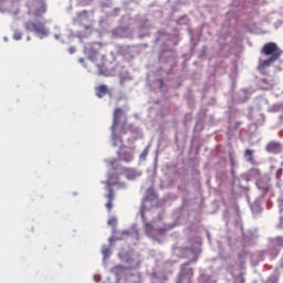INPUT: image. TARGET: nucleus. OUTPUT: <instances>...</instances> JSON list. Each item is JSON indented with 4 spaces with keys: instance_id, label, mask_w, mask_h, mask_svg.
Returning a JSON list of instances; mask_svg holds the SVG:
<instances>
[{
    "instance_id": "1",
    "label": "nucleus",
    "mask_w": 283,
    "mask_h": 283,
    "mask_svg": "<svg viewBox=\"0 0 283 283\" xmlns=\"http://www.w3.org/2000/svg\"><path fill=\"white\" fill-rule=\"evenodd\" d=\"M103 46L98 43H92L85 46V53L88 56V60L94 63L99 72V74H105L103 69L105 67V63H107V59L105 54L101 53Z\"/></svg>"
},
{
    "instance_id": "2",
    "label": "nucleus",
    "mask_w": 283,
    "mask_h": 283,
    "mask_svg": "<svg viewBox=\"0 0 283 283\" xmlns=\"http://www.w3.org/2000/svg\"><path fill=\"white\" fill-rule=\"evenodd\" d=\"M261 54H264V56H270L266 60H263L259 67L264 70V67H271L275 61H280V56H282L283 51L282 49L277 48V44L274 42H269L263 45L261 49Z\"/></svg>"
},
{
    "instance_id": "3",
    "label": "nucleus",
    "mask_w": 283,
    "mask_h": 283,
    "mask_svg": "<svg viewBox=\"0 0 283 283\" xmlns=\"http://www.w3.org/2000/svg\"><path fill=\"white\" fill-rule=\"evenodd\" d=\"M24 28L29 32H35V34H38V36L41 39H45V36L49 34L48 29L45 28V23L41 21H28L24 23Z\"/></svg>"
},
{
    "instance_id": "4",
    "label": "nucleus",
    "mask_w": 283,
    "mask_h": 283,
    "mask_svg": "<svg viewBox=\"0 0 283 283\" xmlns=\"http://www.w3.org/2000/svg\"><path fill=\"white\" fill-rule=\"evenodd\" d=\"M34 11L32 9L29 11V14H33L35 19H40V17H43L45 12H48V8L45 6V1L43 0H35L33 3Z\"/></svg>"
},
{
    "instance_id": "5",
    "label": "nucleus",
    "mask_w": 283,
    "mask_h": 283,
    "mask_svg": "<svg viewBox=\"0 0 283 283\" xmlns=\"http://www.w3.org/2000/svg\"><path fill=\"white\" fill-rule=\"evenodd\" d=\"M74 23H77L78 25H83L84 30H90V12L82 11L76 14V17L73 19Z\"/></svg>"
},
{
    "instance_id": "6",
    "label": "nucleus",
    "mask_w": 283,
    "mask_h": 283,
    "mask_svg": "<svg viewBox=\"0 0 283 283\" xmlns=\"http://www.w3.org/2000/svg\"><path fill=\"white\" fill-rule=\"evenodd\" d=\"M118 159L124 163H132L134 160V150L129 148H120L118 151Z\"/></svg>"
},
{
    "instance_id": "7",
    "label": "nucleus",
    "mask_w": 283,
    "mask_h": 283,
    "mask_svg": "<svg viewBox=\"0 0 283 283\" xmlns=\"http://www.w3.org/2000/svg\"><path fill=\"white\" fill-rule=\"evenodd\" d=\"M275 86V80H273V76L268 75L266 77L262 78L259 82V87L261 90H273V87Z\"/></svg>"
},
{
    "instance_id": "8",
    "label": "nucleus",
    "mask_w": 283,
    "mask_h": 283,
    "mask_svg": "<svg viewBox=\"0 0 283 283\" xmlns=\"http://www.w3.org/2000/svg\"><path fill=\"white\" fill-rule=\"evenodd\" d=\"M265 150L268 151V154H282V145L280 144V142H270L265 146Z\"/></svg>"
},
{
    "instance_id": "9",
    "label": "nucleus",
    "mask_w": 283,
    "mask_h": 283,
    "mask_svg": "<svg viewBox=\"0 0 283 283\" xmlns=\"http://www.w3.org/2000/svg\"><path fill=\"white\" fill-rule=\"evenodd\" d=\"M123 174L127 180H136L140 176V171L136 168H123Z\"/></svg>"
},
{
    "instance_id": "10",
    "label": "nucleus",
    "mask_w": 283,
    "mask_h": 283,
    "mask_svg": "<svg viewBox=\"0 0 283 283\" xmlns=\"http://www.w3.org/2000/svg\"><path fill=\"white\" fill-rule=\"evenodd\" d=\"M262 172L258 168H252L247 174V180H260Z\"/></svg>"
},
{
    "instance_id": "11",
    "label": "nucleus",
    "mask_w": 283,
    "mask_h": 283,
    "mask_svg": "<svg viewBox=\"0 0 283 283\" xmlns=\"http://www.w3.org/2000/svg\"><path fill=\"white\" fill-rule=\"evenodd\" d=\"M122 116H123V109L115 108L114 117H113V126H112L113 132H115L116 127H118V123H119Z\"/></svg>"
},
{
    "instance_id": "12",
    "label": "nucleus",
    "mask_w": 283,
    "mask_h": 283,
    "mask_svg": "<svg viewBox=\"0 0 283 283\" xmlns=\"http://www.w3.org/2000/svg\"><path fill=\"white\" fill-rule=\"evenodd\" d=\"M108 93H109V88L105 84H102V85L95 87V94H96L97 98H103V96H106V94H108Z\"/></svg>"
},
{
    "instance_id": "13",
    "label": "nucleus",
    "mask_w": 283,
    "mask_h": 283,
    "mask_svg": "<svg viewBox=\"0 0 283 283\" xmlns=\"http://www.w3.org/2000/svg\"><path fill=\"white\" fill-rule=\"evenodd\" d=\"M107 202L105 205L107 211H112L114 209V190L109 189V192L106 195Z\"/></svg>"
},
{
    "instance_id": "14",
    "label": "nucleus",
    "mask_w": 283,
    "mask_h": 283,
    "mask_svg": "<svg viewBox=\"0 0 283 283\" xmlns=\"http://www.w3.org/2000/svg\"><path fill=\"white\" fill-rule=\"evenodd\" d=\"M243 156H244L247 163H249L250 165H255V158L253 157V150L252 149L247 148L244 150Z\"/></svg>"
},
{
    "instance_id": "15",
    "label": "nucleus",
    "mask_w": 283,
    "mask_h": 283,
    "mask_svg": "<svg viewBox=\"0 0 283 283\" xmlns=\"http://www.w3.org/2000/svg\"><path fill=\"white\" fill-rule=\"evenodd\" d=\"M111 272L114 273L116 277H120V275H123V273L125 272V266L115 265L114 268H112Z\"/></svg>"
},
{
    "instance_id": "16",
    "label": "nucleus",
    "mask_w": 283,
    "mask_h": 283,
    "mask_svg": "<svg viewBox=\"0 0 283 283\" xmlns=\"http://www.w3.org/2000/svg\"><path fill=\"white\" fill-rule=\"evenodd\" d=\"M106 185L109 189H112L114 185H118V176L117 175L109 176L108 180L106 181Z\"/></svg>"
},
{
    "instance_id": "17",
    "label": "nucleus",
    "mask_w": 283,
    "mask_h": 283,
    "mask_svg": "<svg viewBox=\"0 0 283 283\" xmlns=\"http://www.w3.org/2000/svg\"><path fill=\"white\" fill-rule=\"evenodd\" d=\"M22 36L23 35L19 31H15L14 34H13L14 41H21Z\"/></svg>"
},
{
    "instance_id": "18",
    "label": "nucleus",
    "mask_w": 283,
    "mask_h": 283,
    "mask_svg": "<svg viewBox=\"0 0 283 283\" xmlns=\"http://www.w3.org/2000/svg\"><path fill=\"white\" fill-rule=\"evenodd\" d=\"M148 155H149V148H145V149L143 150V153L140 154V158H142L143 160H145V158H147Z\"/></svg>"
},
{
    "instance_id": "19",
    "label": "nucleus",
    "mask_w": 283,
    "mask_h": 283,
    "mask_svg": "<svg viewBox=\"0 0 283 283\" xmlns=\"http://www.w3.org/2000/svg\"><path fill=\"white\" fill-rule=\"evenodd\" d=\"M230 164L231 167H235V159L233 158V155H230Z\"/></svg>"
},
{
    "instance_id": "20",
    "label": "nucleus",
    "mask_w": 283,
    "mask_h": 283,
    "mask_svg": "<svg viewBox=\"0 0 283 283\" xmlns=\"http://www.w3.org/2000/svg\"><path fill=\"white\" fill-rule=\"evenodd\" d=\"M158 82H159L160 88H163V85H165V81L163 78H159Z\"/></svg>"
},
{
    "instance_id": "21",
    "label": "nucleus",
    "mask_w": 283,
    "mask_h": 283,
    "mask_svg": "<svg viewBox=\"0 0 283 283\" xmlns=\"http://www.w3.org/2000/svg\"><path fill=\"white\" fill-rule=\"evenodd\" d=\"M108 254H109V250H104V251H103V255H104L105 258H107Z\"/></svg>"
},
{
    "instance_id": "22",
    "label": "nucleus",
    "mask_w": 283,
    "mask_h": 283,
    "mask_svg": "<svg viewBox=\"0 0 283 283\" xmlns=\"http://www.w3.org/2000/svg\"><path fill=\"white\" fill-rule=\"evenodd\" d=\"M80 63H85V59L81 57L80 60Z\"/></svg>"
},
{
    "instance_id": "23",
    "label": "nucleus",
    "mask_w": 283,
    "mask_h": 283,
    "mask_svg": "<svg viewBox=\"0 0 283 283\" xmlns=\"http://www.w3.org/2000/svg\"><path fill=\"white\" fill-rule=\"evenodd\" d=\"M279 118H280V123H283V115H281Z\"/></svg>"
},
{
    "instance_id": "24",
    "label": "nucleus",
    "mask_w": 283,
    "mask_h": 283,
    "mask_svg": "<svg viewBox=\"0 0 283 283\" xmlns=\"http://www.w3.org/2000/svg\"><path fill=\"white\" fill-rule=\"evenodd\" d=\"M280 207H283V199L280 200Z\"/></svg>"
},
{
    "instance_id": "25",
    "label": "nucleus",
    "mask_w": 283,
    "mask_h": 283,
    "mask_svg": "<svg viewBox=\"0 0 283 283\" xmlns=\"http://www.w3.org/2000/svg\"><path fill=\"white\" fill-rule=\"evenodd\" d=\"M240 125H241V123H240V122H238V123H237V127H240Z\"/></svg>"
},
{
    "instance_id": "26",
    "label": "nucleus",
    "mask_w": 283,
    "mask_h": 283,
    "mask_svg": "<svg viewBox=\"0 0 283 283\" xmlns=\"http://www.w3.org/2000/svg\"><path fill=\"white\" fill-rule=\"evenodd\" d=\"M277 174H282V169H279V170H277Z\"/></svg>"
},
{
    "instance_id": "27",
    "label": "nucleus",
    "mask_w": 283,
    "mask_h": 283,
    "mask_svg": "<svg viewBox=\"0 0 283 283\" xmlns=\"http://www.w3.org/2000/svg\"><path fill=\"white\" fill-rule=\"evenodd\" d=\"M281 247H283V240L281 239Z\"/></svg>"
}]
</instances>
